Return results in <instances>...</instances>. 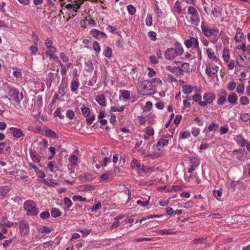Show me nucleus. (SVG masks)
Instances as JSON below:
<instances>
[{"label": "nucleus", "mask_w": 250, "mask_h": 250, "mask_svg": "<svg viewBox=\"0 0 250 250\" xmlns=\"http://www.w3.org/2000/svg\"><path fill=\"white\" fill-rule=\"evenodd\" d=\"M174 46V48H168L165 51L164 56L167 60H173L177 56H180L183 53L184 50L181 43L177 42Z\"/></svg>", "instance_id": "obj_1"}, {"label": "nucleus", "mask_w": 250, "mask_h": 250, "mask_svg": "<svg viewBox=\"0 0 250 250\" xmlns=\"http://www.w3.org/2000/svg\"><path fill=\"white\" fill-rule=\"evenodd\" d=\"M24 209L27 211L28 216H36L39 212V209L36 207V203L32 200H27L24 202Z\"/></svg>", "instance_id": "obj_2"}, {"label": "nucleus", "mask_w": 250, "mask_h": 250, "mask_svg": "<svg viewBox=\"0 0 250 250\" xmlns=\"http://www.w3.org/2000/svg\"><path fill=\"white\" fill-rule=\"evenodd\" d=\"M142 94L143 95H150L154 93V87L152 82L149 80L144 81L142 84Z\"/></svg>", "instance_id": "obj_3"}, {"label": "nucleus", "mask_w": 250, "mask_h": 250, "mask_svg": "<svg viewBox=\"0 0 250 250\" xmlns=\"http://www.w3.org/2000/svg\"><path fill=\"white\" fill-rule=\"evenodd\" d=\"M218 66L210 61H208L206 64L205 72L208 77H214L217 74Z\"/></svg>", "instance_id": "obj_4"}, {"label": "nucleus", "mask_w": 250, "mask_h": 250, "mask_svg": "<svg viewBox=\"0 0 250 250\" xmlns=\"http://www.w3.org/2000/svg\"><path fill=\"white\" fill-rule=\"evenodd\" d=\"M9 96L16 103H20L23 99V94L15 88H11L8 92Z\"/></svg>", "instance_id": "obj_5"}, {"label": "nucleus", "mask_w": 250, "mask_h": 250, "mask_svg": "<svg viewBox=\"0 0 250 250\" xmlns=\"http://www.w3.org/2000/svg\"><path fill=\"white\" fill-rule=\"evenodd\" d=\"M201 28L203 33L206 37H210L215 34V33L219 32L218 28H211L209 26L206 25L204 21L201 22Z\"/></svg>", "instance_id": "obj_6"}, {"label": "nucleus", "mask_w": 250, "mask_h": 250, "mask_svg": "<svg viewBox=\"0 0 250 250\" xmlns=\"http://www.w3.org/2000/svg\"><path fill=\"white\" fill-rule=\"evenodd\" d=\"M215 99V96L212 93L206 92L203 95L204 101H200L199 104L201 106L205 107L208 104L212 103Z\"/></svg>", "instance_id": "obj_7"}, {"label": "nucleus", "mask_w": 250, "mask_h": 250, "mask_svg": "<svg viewBox=\"0 0 250 250\" xmlns=\"http://www.w3.org/2000/svg\"><path fill=\"white\" fill-rule=\"evenodd\" d=\"M185 45L188 48L192 47L198 51H200L199 42L196 38L190 37L189 39L186 40L185 41Z\"/></svg>", "instance_id": "obj_8"}, {"label": "nucleus", "mask_w": 250, "mask_h": 250, "mask_svg": "<svg viewBox=\"0 0 250 250\" xmlns=\"http://www.w3.org/2000/svg\"><path fill=\"white\" fill-rule=\"evenodd\" d=\"M189 161L191 164V167L188 169V172L192 173L198 167L200 162V160L195 157L189 158Z\"/></svg>", "instance_id": "obj_9"}, {"label": "nucleus", "mask_w": 250, "mask_h": 250, "mask_svg": "<svg viewBox=\"0 0 250 250\" xmlns=\"http://www.w3.org/2000/svg\"><path fill=\"white\" fill-rule=\"evenodd\" d=\"M20 229L21 235L25 236L29 233V224L26 220H23L20 222Z\"/></svg>", "instance_id": "obj_10"}, {"label": "nucleus", "mask_w": 250, "mask_h": 250, "mask_svg": "<svg viewBox=\"0 0 250 250\" xmlns=\"http://www.w3.org/2000/svg\"><path fill=\"white\" fill-rule=\"evenodd\" d=\"M90 33L93 37L97 40L106 39L107 37V35L104 32H101L97 29H92L90 30Z\"/></svg>", "instance_id": "obj_11"}, {"label": "nucleus", "mask_w": 250, "mask_h": 250, "mask_svg": "<svg viewBox=\"0 0 250 250\" xmlns=\"http://www.w3.org/2000/svg\"><path fill=\"white\" fill-rule=\"evenodd\" d=\"M10 133H12L13 136L16 138H20L21 137H24L25 134L23 133L22 130L20 128L16 127H10L9 129Z\"/></svg>", "instance_id": "obj_12"}, {"label": "nucleus", "mask_w": 250, "mask_h": 250, "mask_svg": "<svg viewBox=\"0 0 250 250\" xmlns=\"http://www.w3.org/2000/svg\"><path fill=\"white\" fill-rule=\"evenodd\" d=\"M173 63L176 64L181 63L180 66H179L181 76H183L184 73H188L189 72L190 67L189 63L187 62L181 63L180 62H174Z\"/></svg>", "instance_id": "obj_13"}, {"label": "nucleus", "mask_w": 250, "mask_h": 250, "mask_svg": "<svg viewBox=\"0 0 250 250\" xmlns=\"http://www.w3.org/2000/svg\"><path fill=\"white\" fill-rule=\"evenodd\" d=\"M44 44L48 49L45 52H56L57 51V48L53 45V41L50 39H46L44 42Z\"/></svg>", "instance_id": "obj_14"}, {"label": "nucleus", "mask_w": 250, "mask_h": 250, "mask_svg": "<svg viewBox=\"0 0 250 250\" xmlns=\"http://www.w3.org/2000/svg\"><path fill=\"white\" fill-rule=\"evenodd\" d=\"M227 96V93L225 90H223L221 93L218 94L219 98L217 100V104L220 105H224L226 101Z\"/></svg>", "instance_id": "obj_15"}, {"label": "nucleus", "mask_w": 250, "mask_h": 250, "mask_svg": "<svg viewBox=\"0 0 250 250\" xmlns=\"http://www.w3.org/2000/svg\"><path fill=\"white\" fill-rule=\"evenodd\" d=\"M65 7L69 11V16L71 15L72 18L76 16V13L78 12V10L75 5L69 3L66 4Z\"/></svg>", "instance_id": "obj_16"}, {"label": "nucleus", "mask_w": 250, "mask_h": 250, "mask_svg": "<svg viewBox=\"0 0 250 250\" xmlns=\"http://www.w3.org/2000/svg\"><path fill=\"white\" fill-rule=\"evenodd\" d=\"M113 176L111 173L110 172H105L104 174H103L100 177H99V181L100 182H107L110 181L112 179Z\"/></svg>", "instance_id": "obj_17"}, {"label": "nucleus", "mask_w": 250, "mask_h": 250, "mask_svg": "<svg viewBox=\"0 0 250 250\" xmlns=\"http://www.w3.org/2000/svg\"><path fill=\"white\" fill-rule=\"evenodd\" d=\"M208 57L210 59L212 60L214 62H217L219 59L216 56L215 53L211 48H208L206 50Z\"/></svg>", "instance_id": "obj_18"}, {"label": "nucleus", "mask_w": 250, "mask_h": 250, "mask_svg": "<svg viewBox=\"0 0 250 250\" xmlns=\"http://www.w3.org/2000/svg\"><path fill=\"white\" fill-rule=\"evenodd\" d=\"M145 135H144V138L146 140L149 139V137L153 136L154 134V130L153 128L151 126H148L145 129Z\"/></svg>", "instance_id": "obj_19"}, {"label": "nucleus", "mask_w": 250, "mask_h": 250, "mask_svg": "<svg viewBox=\"0 0 250 250\" xmlns=\"http://www.w3.org/2000/svg\"><path fill=\"white\" fill-rule=\"evenodd\" d=\"M96 102L101 106H105L106 102L105 97L104 94H99L96 98Z\"/></svg>", "instance_id": "obj_20"}, {"label": "nucleus", "mask_w": 250, "mask_h": 250, "mask_svg": "<svg viewBox=\"0 0 250 250\" xmlns=\"http://www.w3.org/2000/svg\"><path fill=\"white\" fill-rule=\"evenodd\" d=\"M238 96L235 93L229 94L228 97V102L232 104H236L237 103Z\"/></svg>", "instance_id": "obj_21"}, {"label": "nucleus", "mask_w": 250, "mask_h": 250, "mask_svg": "<svg viewBox=\"0 0 250 250\" xmlns=\"http://www.w3.org/2000/svg\"><path fill=\"white\" fill-rule=\"evenodd\" d=\"M79 82L78 79L74 78L71 83V90L73 92H76L79 87Z\"/></svg>", "instance_id": "obj_22"}, {"label": "nucleus", "mask_w": 250, "mask_h": 250, "mask_svg": "<svg viewBox=\"0 0 250 250\" xmlns=\"http://www.w3.org/2000/svg\"><path fill=\"white\" fill-rule=\"evenodd\" d=\"M79 178L80 180L83 183L90 181L92 179V175L89 173H84L83 175L80 176Z\"/></svg>", "instance_id": "obj_23"}, {"label": "nucleus", "mask_w": 250, "mask_h": 250, "mask_svg": "<svg viewBox=\"0 0 250 250\" xmlns=\"http://www.w3.org/2000/svg\"><path fill=\"white\" fill-rule=\"evenodd\" d=\"M222 57L224 61L226 62H229L230 59V53L229 50L228 48H225L223 49Z\"/></svg>", "instance_id": "obj_24"}, {"label": "nucleus", "mask_w": 250, "mask_h": 250, "mask_svg": "<svg viewBox=\"0 0 250 250\" xmlns=\"http://www.w3.org/2000/svg\"><path fill=\"white\" fill-rule=\"evenodd\" d=\"M222 8L219 6L213 7L211 10V14L214 17H218L221 14Z\"/></svg>", "instance_id": "obj_25"}, {"label": "nucleus", "mask_w": 250, "mask_h": 250, "mask_svg": "<svg viewBox=\"0 0 250 250\" xmlns=\"http://www.w3.org/2000/svg\"><path fill=\"white\" fill-rule=\"evenodd\" d=\"M246 56L245 55H239L237 58L236 64L240 66L244 67L245 65V59Z\"/></svg>", "instance_id": "obj_26"}, {"label": "nucleus", "mask_w": 250, "mask_h": 250, "mask_svg": "<svg viewBox=\"0 0 250 250\" xmlns=\"http://www.w3.org/2000/svg\"><path fill=\"white\" fill-rule=\"evenodd\" d=\"M45 135L48 137L52 138L53 139H56L59 138V136L53 130L48 129H46L45 131Z\"/></svg>", "instance_id": "obj_27"}, {"label": "nucleus", "mask_w": 250, "mask_h": 250, "mask_svg": "<svg viewBox=\"0 0 250 250\" xmlns=\"http://www.w3.org/2000/svg\"><path fill=\"white\" fill-rule=\"evenodd\" d=\"M78 159L77 156L75 155L70 156L68 159L70 164L68 165L71 166V167L76 166L78 164Z\"/></svg>", "instance_id": "obj_28"}, {"label": "nucleus", "mask_w": 250, "mask_h": 250, "mask_svg": "<svg viewBox=\"0 0 250 250\" xmlns=\"http://www.w3.org/2000/svg\"><path fill=\"white\" fill-rule=\"evenodd\" d=\"M200 21L199 14L196 15H191L190 17V22L196 26L198 25Z\"/></svg>", "instance_id": "obj_29"}, {"label": "nucleus", "mask_w": 250, "mask_h": 250, "mask_svg": "<svg viewBox=\"0 0 250 250\" xmlns=\"http://www.w3.org/2000/svg\"><path fill=\"white\" fill-rule=\"evenodd\" d=\"M10 190L8 186L0 187V196H5Z\"/></svg>", "instance_id": "obj_30"}, {"label": "nucleus", "mask_w": 250, "mask_h": 250, "mask_svg": "<svg viewBox=\"0 0 250 250\" xmlns=\"http://www.w3.org/2000/svg\"><path fill=\"white\" fill-rule=\"evenodd\" d=\"M182 91L185 94H190L193 91V87L190 85H184L182 86Z\"/></svg>", "instance_id": "obj_31"}, {"label": "nucleus", "mask_w": 250, "mask_h": 250, "mask_svg": "<svg viewBox=\"0 0 250 250\" xmlns=\"http://www.w3.org/2000/svg\"><path fill=\"white\" fill-rule=\"evenodd\" d=\"M55 52H45V54L48 55L50 59H53L55 62H57L59 63H61V61L59 59L58 57L54 54Z\"/></svg>", "instance_id": "obj_32"}, {"label": "nucleus", "mask_w": 250, "mask_h": 250, "mask_svg": "<svg viewBox=\"0 0 250 250\" xmlns=\"http://www.w3.org/2000/svg\"><path fill=\"white\" fill-rule=\"evenodd\" d=\"M31 157L32 160L36 163H39L41 161V157L39 156L36 152L31 151L30 152Z\"/></svg>", "instance_id": "obj_33"}, {"label": "nucleus", "mask_w": 250, "mask_h": 250, "mask_svg": "<svg viewBox=\"0 0 250 250\" xmlns=\"http://www.w3.org/2000/svg\"><path fill=\"white\" fill-rule=\"evenodd\" d=\"M51 214L53 217L57 218L60 216L62 215V213L59 208H53L51 210Z\"/></svg>", "instance_id": "obj_34"}, {"label": "nucleus", "mask_w": 250, "mask_h": 250, "mask_svg": "<svg viewBox=\"0 0 250 250\" xmlns=\"http://www.w3.org/2000/svg\"><path fill=\"white\" fill-rule=\"evenodd\" d=\"M103 53L105 57L110 58L112 56V51L109 47L106 46Z\"/></svg>", "instance_id": "obj_35"}, {"label": "nucleus", "mask_w": 250, "mask_h": 250, "mask_svg": "<svg viewBox=\"0 0 250 250\" xmlns=\"http://www.w3.org/2000/svg\"><path fill=\"white\" fill-rule=\"evenodd\" d=\"M141 165L138 162L136 159L134 158L133 159L131 163V167L132 168L139 170L141 167Z\"/></svg>", "instance_id": "obj_36"}, {"label": "nucleus", "mask_w": 250, "mask_h": 250, "mask_svg": "<svg viewBox=\"0 0 250 250\" xmlns=\"http://www.w3.org/2000/svg\"><path fill=\"white\" fill-rule=\"evenodd\" d=\"M210 41L213 44L217 43V42L219 38V32L215 33V34L212 35Z\"/></svg>", "instance_id": "obj_37"}, {"label": "nucleus", "mask_w": 250, "mask_h": 250, "mask_svg": "<svg viewBox=\"0 0 250 250\" xmlns=\"http://www.w3.org/2000/svg\"><path fill=\"white\" fill-rule=\"evenodd\" d=\"M218 125L215 123H212L210 124H209V126H208V130L209 131H215L217 130L218 128Z\"/></svg>", "instance_id": "obj_38"}, {"label": "nucleus", "mask_w": 250, "mask_h": 250, "mask_svg": "<svg viewBox=\"0 0 250 250\" xmlns=\"http://www.w3.org/2000/svg\"><path fill=\"white\" fill-rule=\"evenodd\" d=\"M188 13L191 15H196L198 14L197 10L193 6H190L188 7Z\"/></svg>", "instance_id": "obj_39"}, {"label": "nucleus", "mask_w": 250, "mask_h": 250, "mask_svg": "<svg viewBox=\"0 0 250 250\" xmlns=\"http://www.w3.org/2000/svg\"><path fill=\"white\" fill-rule=\"evenodd\" d=\"M249 102V99L246 96H242L240 98V103L242 105H248Z\"/></svg>", "instance_id": "obj_40"}, {"label": "nucleus", "mask_w": 250, "mask_h": 250, "mask_svg": "<svg viewBox=\"0 0 250 250\" xmlns=\"http://www.w3.org/2000/svg\"><path fill=\"white\" fill-rule=\"evenodd\" d=\"M146 24L147 26H150L152 24V16L148 14L146 19Z\"/></svg>", "instance_id": "obj_41"}, {"label": "nucleus", "mask_w": 250, "mask_h": 250, "mask_svg": "<svg viewBox=\"0 0 250 250\" xmlns=\"http://www.w3.org/2000/svg\"><path fill=\"white\" fill-rule=\"evenodd\" d=\"M244 37V34L241 32H237L236 35L235 36V40L237 42H239L242 41V40Z\"/></svg>", "instance_id": "obj_42"}, {"label": "nucleus", "mask_w": 250, "mask_h": 250, "mask_svg": "<svg viewBox=\"0 0 250 250\" xmlns=\"http://www.w3.org/2000/svg\"><path fill=\"white\" fill-rule=\"evenodd\" d=\"M161 217V215H155V214L149 215L147 216L146 218H143L139 221L137 220L136 222V223H137L138 222L142 223L143 221L146 220L147 219H150V218H160Z\"/></svg>", "instance_id": "obj_43"}, {"label": "nucleus", "mask_w": 250, "mask_h": 250, "mask_svg": "<svg viewBox=\"0 0 250 250\" xmlns=\"http://www.w3.org/2000/svg\"><path fill=\"white\" fill-rule=\"evenodd\" d=\"M168 143V140L167 139H160L158 142L157 143V146L158 147L159 146H164L167 145Z\"/></svg>", "instance_id": "obj_44"}, {"label": "nucleus", "mask_w": 250, "mask_h": 250, "mask_svg": "<svg viewBox=\"0 0 250 250\" xmlns=\"http://www.w3.org/2000/svg\"><path fill=\"white\" fill-rule=\"evenodd\" d=\"M81 110L83 114L85 117H88L90 113V109L85 106H83L81 108Z\"/></svg>", "instance_id": "obj_45"}, {"label": "nucleus", "mask_w": 250, "mask_h": 250, "mask_svg": "<svg viewBox=\"0 0 250 250\" xmlns=\"http://www.w3.org/2000/svg\"><path fill=\"white\" fill-rule=\"evenodd\" d=\"M93 48L94 50L98 53L101 51V47L99 43L97 41H94L93 43Z\"/></svg>", "instance_id": "obj_46"}, {"label": "nucleus", "mask_w": 250, "mask_h": 250, "mask_svg": "<svg viewBox=\"0 0 250 250\" xmlns=\"http://www.w3.org/2000/svg\"><path fill=\"white\" fill-rule=\"evenodd\" d=\"M165 78L167 81L171 83L177 82V79L169 74H166Z\"/></svg>", "instance_id": "obj_47"}, {"label": "nucleus", "mask_w": 250, "mask_h": 250, "mask_svg": "<svg viewBox=\"0 0 250 250\" xmlns=\"http://www.w3.org/2000/svg\"><path fill=\"white\" fill-rule=\"evenodd\" d=\"M127 9L128 13L131 15H133L136 13V8L132 5H128L127 6Z\"/></svg>", "instance_id": "obj_48"}, {"label": "nucleus", "mask_w": 250, "mask_h": 250, "mask_svg": "<svg viewBox=\"0 0 250 250\" xmlns=\"http://www.w3.org/2000/svg\"><path fill=\"white\" fill-rule=\"evenodd\" d=\"M125 108V105H122L120 108L117 107L115 106H113L111 107L110 110L113 112H122L124 111Z\"/></svg>", "instance_id": "obj_49"}, {"label": "nucleus", "mask_w": 250, "mask_h": 250, "mask_svg": "<svg viewBox=\"0 0 250 250\" xmlns=\"http://www.w3.org/2000/svg\"><path fill=\"white\" fill-rule=\"evenodd\" d=\"M174 7L176 9V12L178 14L181 13V12L182 11V9H181V2L177 0L176 1Z\"/></svg>", "instance_id": "obj_50"}, {"label": "nucleus", "mask_w": 250, "mask_h": 250, "mask_svg": "<svg viewBox=\"0 0 250 250\" xmlns=\"http://www.w3.org/2000/svg\"><path fill=\"white\" fill-rule=\"evenodd\" d=\"M64 204L66 206V207L68 208H70L72 205V201L68 197H64L63 199Z\"/></svg>", "instance_id": "obj_51"}, {"label": "nucleus", "mask_w": 250, "mask_h": 250, "mask_svg": "<svg viewBox=\"0 0 250 250\" xmlns=\"http://www.w3.org/2000/svg\"><path fill=\"white\" fill-rule=\"evenodd\" d=\"M60 57L63 62L65 63L69 61V58L63 52L60 53Z\"/></svg>", "instance_id": "obj_52"}, {"label": "nucleus", "mask_w": 250, "mask_h": 250, "mask_svg": "<svg viewBox=\"0 0 250 250\" xmlns=\"http://www.w3.org/2000/svg\"><path fill=\"white\" fill-rule=\"evenodd\" d=\"M122 96L124 99L128 100L130 98V92L127 90H123L122 91Z\"/></svg>", "instance_id": "obj_53"}, {"label": "nucleus", "mask_w": 250, "mask_h": 250, "mask_svg": "<svg viewBox=\"0 0 250 250\" xmlns=\"http://www.w3.org/2000/svg\"><path fill=\"white\" fill-rule=\"evenodd\" d=\"M240 119L244 122L250 120V115L249 113H244L241 115Z\"/></svg>", "instance_id": "obj_54"}, {"label": "nucleus", "mask_w": 250, "mask_h": 250, "mask_svg": "<svg viewBox=\"0 0 250 250\" xmlns=\"http://www.w3.org/2000/svg\"><path fill=\"white\" fill-rule=\"evenodd\" d=\"M68 168L69 169V173L70 174L71 177L72 178H75L76 177V174L75 173V170L73 167L68 165Z\"/></svg>", "instance_id": "obj_55"}, {"label": "nucleus", "mask_w": 250, "mask_h": 250, "mask_svg": "<svg viewBox=\"0 0 250 250\" xmlns=\"http://www.w3.org/2000/svg\"><path fill=\"white\" fill-rule=\"evenodd\" d=\"M72 199L74 201H79L81 202H84L86 200V198L79 195H74L72 197Z\"/></svg>", "instance_id": "obj_56"}, {"label": "nucleus", "mask_w": 250, "mask_h": 250, "mask_svg": "<svg viewBox=\"0 0 250 250\" xmlns=\"http://www.w3.org/2000/svg\"><path fill=\"white\" fill-rule=\"evenodd\" d=\"M150 197H148V199L146 201H141V200H137V204H139V205H141L143 207H146V206H147V205H148L149 203V199H150Z\"/></svg>", "instance_id": "obj_57"}, {"label": "nucleus", "mask_w": 250, "mask_h": 250, "mask_svg": "<svg viewBox=\"0 0 250 250\" xmlns=\"http://www.w3.org/2000/svg\"><path fill=\"white\" fill-rule=\"evenodd\" d=\"M244 85L243 83H239L237 87L236 91L238 93L242 94L244 91Z\"/></svg>", "instance_id": "obj_58"}, {"label": "nucleus", "mask_w": 250, "mask_h": 250, "mask_svg": "<svg viewBox=\"0 0 250 250\" xmlns=\"http://www.w3.org/2000/svg\"><path fill=\"white\" fill-rule=\"evenodd\" d=\"M191 131L194 137H197L199 134L200 130L199 128L192 127Z\"/></svg>", "instance_id": "obj_59"}, {"label": "nucleus", "mask_w": 250, "mask_h": 250, "mask_svg": "<svg viewBox=\"0 0 250 250\" xmlns=\"http://www.w3.org/2000/svg\"><path fill=\"white\" fill-rule=\"evenodd\" d=\"M61 107L57 108L56 111L54 112V115L55 116H58L60 119H62L64 118V115H62L61 113Z\"/></svg>", "instance_id": "obj_60"}, {"label": "nucleus", "mask_w": 250, "mask_h": 250, "mask_svg": "<svg viewBox=\"0 0 250 250\" xmlns=\"http://www.w3.org/2000/svg\"><path fill=\"white\" fill-rule=\"evenodd\" d=\"M147 69L148 70L147 76L149 77H153L156 76V72L154 70L150 67H148Z\"/></svg>", "instance_id": "obj_61"}, {"label": "nucleus", "mask_w": 250, "mask_h": 250, "mask_svg": "<svg viewBox=\"0 0 250 250\" xmlns=\"http://www.w3.org/2000/svg\"><path fill=\"white\" fill-rule=\"evenodd\" d=\"M171 73H174L176 76H181L179 66H174Z\"/></svg>", "instance_id": "obj_62"}, {"label": "nucleus", "mask_w": 250, "mask_h": 250, "mask_svg": "<svg viewBox=\"0 0 250 250\" xmlns=\"http://www.w3.org/2000/svg\"><path fill=\"white\" fill-rule=\"evenodd\" d=\"M40 217L42 219H46L48 218L50 216L49 212L48 211H45L42 212L40 215Z\"/></svg>", "instance_id": "obj_63"}, {"label": "nucleus", "mask_w": 250, "mask_h": 250, "mask_svg": "<svg viewBox=\"0 0 250 250\" xmlns=\"http://www.w3.org/2000/svg\"><path fill=\"white\" fill-rule=\"evenodd\" d=\"M229 131V128L227 125L225 126H222L220 128V133L221 135H224L226 134Z\"/></svg>", "instance_id": "obj_64"}]
</instances>
